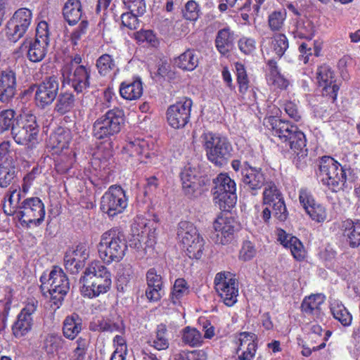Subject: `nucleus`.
<instances>
[{
    "label": "nucleus",
    "mask_w": 360,
    "mask_h": 360,
    "mask_svg": "<svg viewBox=\"0 0 360 360\" xmlns=\"http://www.w3.org/2000/svg\"><path fill=\"white\" fill-rule=\"evenodd\" d=\"M108 273L109 271L101 262L94 260L86 268L81 278L93 279V278L100 277Z\"/></svg>",
    "instance_id": "obj_52"
},
{
    "label": "nucleus",
    "mask_w": 360,
    "mask_h": 360,
    "mask_svg": "<svg viewBox=\"0 0 360 360\" xmlns=\"http://www.w3.org/2000/svg\"><path fill=\"white\" fill-rule=\"evenodd\" d=\"M63 15L69 25L76 24L82 17L80 1L68 0L63 8Z\"/></svg>",
    "instance_id": "obj_39"
},
{
    "label": "nucleus",
    "mask_w": 360,
    "mask_h": 360,
    "mask_svg": "<svg viewBox=\"0 0 360 360\" xmlns=\"http://www.w3.org/2000/svg\"><path fill=\"white\" fill-rule=\"evenodd\" d=\"M266 122L273 134L286 143L299 158L307 156L305 136L296 126L275 117H269Z\"/></svg>",
    "instance_id": "obj_1"
},
{
    "label": "nucleus",
    "mask_w": 360,
    "mask_h": 360,
    "mask_svg": "<svg viewBox=\"0 0 360 360\" xmlns=\"http://www.w3.org/2000/svg\"><path fill=\"white\" fill-rule=\"evenodd\" d=\"M262 47L267 53H274L277 58H281L288 48V40L283 34H276L271 39H263Z\"/></svg>",
    "instance_id": "obj_29"
},
{
    "label": "nucleus",
    "mask_w": 360,
    "mask_h": 360,
    "mask_svg": "<svg viewBox=\"0 0 360 360\" xmlns=\"http://www.w3.org/2000/svg\"><path fill=\"white\" fill-rule=\"evenodd\" d=\"M89 328L92 331L98 332L123 333L124 331V326L122 322H112L110 320L104 318L94 319L91 322Z\"/></svg>",
    "instance_id": "obj_36"
},
{
    "label": "nucleus",
    "mask_w": 360,
    "mask_h": 360,
    "mask_svg": "<svg viewBox=\"0 0 360 360\" xmlns=\"http://www.w3.org/2000/svg\"><path fill=\"white\" fill-rule=\"evenodd\" d=\"M189 292L187 282L184 278H178L175 281L170 293V301L174 305L181 303V299Z\"/></svg>",
    "instance_id": "obj_44"
},
{
    "label": "nucleus",
    "mask_w": 360,
    "mask_h": 360,
    "mask_svg": "<svg viewBox=\"0 0 360 360\" xmlns=\"http://www.w3.org/2000/svg\"><path fill=\"white\" fill-rule=\"evenodd\" d=\"M16 170L14 163L0 165V186L8 187L15 179Z\"/></svg>",
    "instance_id": "obj_48"
},
{
    "label": "nucleus",
    "mask_w": 360,
    "mask_h": 360,
    "mask_svg": "<svg viewBox=\"0 0 360 360\" xmlns=\"http://www.w3.org/2000/svg\"><path fill=\"white\" fill-rule=\"evenodd\" d=\"M266 80L268 84L275 89H284L289 84L288 81L281 74L276 62L273 60H270L268 62Z\"/></svg>",
    "instance_id": "obj_37"
},
{
    "label": "nucleus",
    "mask_w": 360,
    "mask_h": 360,
    "mask_svg": "<svg viewBox=\"0 0 360 360\" xmlns=\"http://www.w3.org/2000/svg\"><path fill=\"white\" fill-rule=\"evenodd\" d=\"M38 132L36 117L32 115L21 118L12 128V135L15 141L28 148L32 147L37 143Z\"/></svg>",
    "instance_id": "obj_8"
},
{
    "label": "nucleus",
    "mask_w": 360,
    "mask_h": 360,
    "mask_svg": "<svg viewBox=\"0 0 360 360\" xmlns=\"http://www.w3.org/2000/svg\"><path fill=\"white\" fill-rule=\"evenodd\" d=\"M177 236L184 248L189 245L190 240L200 237L195 226L192 223L186 221L179 222Z\"/></svg>",
    "instance_id": "obj_38"
},
{
    "label": "nucleus",
    "mask_w": 360,
    "mask_h": 360,
    "mask_svg": "<svg viewBox=\"0 0 360 360\" xmlns=\"http://www.w3.org/2000/svg\"><path fill=\"white\" fill-rule=\"evenodd\" d=\"M200 141L207 159L215 165H223L231 157L233 148L226 137L205 131L201 135Z\"/></svg>",
    "instance_id": "obj_4"
},
{
    "label": "nucleus",
    "mask_w": 360,
    "mask_h": 360,
    "mask_svg": "<svg viewBox=\"0 0 360 360\" xmlns=\"http://www.w3.org/2000/svg\"><path fill=\"white\" fill-rule=\"evenodd\" d=\"M214 288L221 301L228 307L233 306L238 301V282L230 271H221L215 275Z\"/></svg>",
    "instance_id": "obj_7"
},
{
    "label": "nucleus",
    "mask_w": 360,
    "mask_h": 360,
    "mask_svg": "<svg viewBox=\"0 0 360 360\" xmlns=\"http://www.w3.org/2000/svg\"><path fill=\"white\" fill-rule=\"evenodd\" d=\"M238 360H252L257 349V336L252 333H240L236 339Z\"/></svg>",
    "instance_id": "obj_22"
},
{
    "label": "nucleus",
    "mask_w": 360,
    "mask_h": 360,
    "mask_svg": "<svg viewBox=\"0 0 360 360\" xmlns=\"http://www.w3.org/2000/svg\"><path fill=\"white\" fill-rule=\"evenodd\" d=\"M316 32L314 22L307 18L298 19L293 25L291 33L294 38L311 40Z\"/></svg>",
    "instance_id": "obj_30"
},
{
    "label": "nucleus",
    "mask_w": 360,
    "mask_h": 360,
    "mask_svg": "<svg viewBox=\"0 0 360 360\" xmlns=\"http://www.w3.org/2000/svg\"><path fill=\"white\" fill-rule=\"evenodd\" d=\"M286 16L287 13L284 8L271 12L268 16V24L271 30L280 31L284 25Z\"/></svg>",
    "instance_id": "obj_49"
},
{
    "label": "nucleus",
    "mask_w": 360,
    "mask_h": 360,
    "mask_svg": "<svg viewBox=\"0 0 360 360\" xmlns=\"http://www.w3.org/2000/svg\"><path fill=\"white\" fill-rule=\"evenodd\" d=\"M229 8H233L234 11L240 12L242 19L245 21V24H250V18L255 13V11L257 10V7L252 11L250 9H247L244 7L243 4H239L237 2H229L227 0H222V1L219 4L218 9L221 13H224L228 11Z\"/></svg>",
    "instance_id": "obj_40"
},
{
    "label": "nucleus",
    "mask_w": 360,
    "mask_h": 360,
    "mask_svg": "<svg viewBox=\"0 0 360 360\" xmlns=\"http://www.w3.org/2000/svg\"><path fill=\"white\" fill-rule=\"evenodd\" d=\"M135 39L140 43L147 42L153 46L158 44V39L152 30H140L135 34Z\"/></svg>",
    "instance_id": "obj_61"
},
{
    "label": "nucleus",
    "mask_w": 360,
    "mask_h": 360,
    "mask_svg": "<svg viewBox=\"0 0 360 360\" xmlns=\"http://www.w3.org/2000/svg\"><path fill=\"white\" fill-rule=\"evenodd\" d=\"M325 296L322 294L311 295L304 299L301 308L303 312L312 314L317 319H321L322 315L321 306L323 304Z\"/></svg>",
    "instance_id": "obj_33"
},
{
    "label": "nucleus",
    "mask_w": 360,
    "mask_h": 360,
    "mask_svg": "<svg viewBox=\"0 0 360 360\" xmlns=\"http://www.w3.org/2000/svg\"><path fill=\"white\" fill-rule=\"evenodd\" d=\"M158 219L153 217L152 219H148L142 215L137 216L131 225V231L134 240H137L139 243L135 244L137 249L142 248V243H145V239L154 237L155 230L158 228Z\"/></svg>",
    "instance_id": "obj_19"
},
{
    "label": "nucleus",
    "mask_w": 360,
    "mask_h": 360,
    "mask_svg": "<svg viewBox=\"0 0 360 360\" xmlns=\"http://www.w3.org/2000/svg\"><path fill=\"white\" fill-rule=\"evenodd\" d=\"M184 16L186 19L195 21L200 16V8L198 4L195 1H188L184 11Z\"/></svg>",
    "instance_id": "obj_58"
},
{
    "label": "nucleus",
    "mask_w": 360,
    "mask_h": 360,
    "mask_svg": "<svg viewBox=\"0 0 360 360\" xmlns=\"http://www.w3.org/2000/svg\"><path fill=\"white\" fill-rule=\"evenodd\" d=\"M123 3L132 13L142 15L146 12L144 0H123Z\"/></svg>",
    "instance_id": "obj_60"
},
{
    "label": "nucleus",
    "mask_w": 360,
    "mask_h": 360,
    "mask_svg": "<svg viewBox=\"0 0 360 360\" xmlns=\"http://www.w3.org/2000/svg\"><path fill=\"white\" fill-rule=\"evenodd\" d=\"M214 188L213 193L215 198L219 201L224 202L228 207H232L236 201V184L227 174H219L214 180Z\"/></svg>",
    "instance_id": "obj_17"
},
{
    "label": "nucleus",
    "mask_w": 360,
    "mask_h": 360,
    "mask_svg": "<svg viewBox=\"0 0 360 360\" xmlns=\"http://www.w3.org/2000/svg\"><path fill=\"white\" fill-rule=\"evenodd\" d=\"M175 65L186 71H193L198 65L199 53L193 49H188L174 59Z\"/></svg>",
    "instance_id": "obj_34"
},
{
    "label": "nucleus",
    "mask_w": 360,
    "mask_h": 360,
    "mask_svg": "<svg viewBox=\"0 0 360 360\" xmlns=\"http://www.w3.org/2000/svg\"><path fill=\"white\" fill-rule=\"evenodd\" d=\"M40 288L44 296L50 297L51 307L58 309L70 290L68 278L62 269L55 266L49 274H43L40 277Z\"/></svg>",
    "instance_id": "obj_2"
},
{
    "label": "nucleus",
    "mask_w": 360,
    "mask_h": 360,
    "mask_svg": "<svg viewBox=\"0 0 360 360\" xmlns=\"http://www.w3.org/2000/svg\"><path fill=\"white\" fill-rule=\"evenodd\" d=\"M124 191L120 186H111L101 200V210L109 217L122 213L128 202Z\"/></svg>",
    "instance_id": "obj_9"
},
{
    "label": "nucleus",
    "mask_w": 360,
    "mask_h": 360,
    "mask_svg": "<svg viewBox=\"0 0 360 360\" xmlns=\"http://www.w3.org/2000/svg\"><path fill=\"white\" fill-rule=\"evenodd\" d=\"M59 88V83L56 76L44 79L36 86L34 99L37 106L44 108L51 104L55 100Z\"/></svg>",
    "instance_id": "obj_18"
},
{
    "label": "nucleus",
    "mask_w": 360,
    "mask_h": 360,
    "mask_svg": "<svg viewBox=\"0 0 360 360\" xmlns=\"http://www.w3.org/2000/svg\"><path fill=\"white\" fill-rule=\"evenodd\" d=\"M124 122V111L119 108L108 110L99 117L93 125V136L105 139L119 133Z\"/></svg>",
    "instance_id": "obj_6"
},
{
    "label": "nucleus",
    "mask_w": 360,
    "mask_h": 360,
    "mask_svg": "<svg viewBox=\"0 0 360 360\" xmlns=\"http://www.w3.org/2000/svg\"><path fill=\"white\" fill-rule=\"evenodd\" d=\"M233 39V32L229 27L219 30L215 39V46L217 51L222 56L228 54L232 48Z\"/></svg>",
    "instance_id": "obj_35"
},
{
    "label": "nucleus",
    "mask_w": 360,
    "mask_h": 360,
    "mask_svg": "<svg viewBox=\"0 0 360 360\" xmlns=\"http://www.w3.org/2000/svg\"><path fill=\"white\" fill-rule=\"evenodd\" d=\"M100 259L106 264L119 262L127 250V241L124 236L115 229H110L101 236L97 245Z\"/></svg>",
    "instance_id": "obj_3"
},
{
    "label": "nucleus",
    "mask_w": 360,
    "mask_h": 360,
    "mask_svg": "<svg viewBox=\"0 0 360 360\" xmlns=\"http://www.w3.org/2000/svg\"><path fill=\"white\" fill-rule=\"evenodd\" d=\"M15 73L11 70L0 72V101L7 103L11 101L16 92Z\"/></svg>",
    "instance_id": "obj_26"
},
{
    "label": "nucleus",
    "mask_w": 360,
    "mask_h": 360,
    "mask_svg": "<svg viewBox=\"0 0 360 360\" xmlns=\"http://www.w3.org/2000/svg\"><path fill=\"white\" fill-rule=\"evenodd\" d=\"M316 79L319 86L322 88L324 96L335 100L339 89L335 84L334 72L326 65L320 66L316 71Z\"/></svg>",
    "instance_id": "obj_23"
},
{
    "label": "nucleus",
    "mask_w": 360,
    "mask_h": 360,
    "mask_svg": "<svg viewBox=\"0 0 360 360\" xmlns=\"http://www.w3.org/2000/svg\"><path fill=\"white\" fill-rule=\"evenodd\" d=\"M63 82L70 84L77 93L84 92L89 86V70L83 65L77 66L72 72L70 65L62 69Z\"/></svg>",
    "instance_id": "obj_16"
},
{
    "label": "nucleus",
    "mask_w": 360,
    "mask_h": 360,
    "mask_svg": "<svg viewBox=\"0 0 360 360\" xmlns=\"http://www.w3.org/2000/svg\"><path fill=\"white\" fill-rule=\"evenodd\" d=\"M96 66L99 73L103 76L117 70L115 62L109 54H103L100 56L97 60Z\"/></svg>",
    "instance_id": "obj_54"
},
{
    "label": "nucleus",
    "mask_w": 360,
    "mask_h": 360,
    "mask_svg": "<svg viewBox=\"0 0 360 360\" xmlns=\"http://www.w3.org/2000/svg\"><path fill=\"white\" fill-rule=\"evenodd\" d=\"M89 250L86 243H79L75 248L70 249L64 257L65 269L71 274H77L84 266L89 258Z\"/></svg>",
    "instance_id": "obj_21"
},
{
    "label": "nucleus",
    "mask_w": 360,
    "mask_h": 360,
    "mask_svg": "<svg viewBox=\"0 0 360 360\" xmlns=\"http://www.w3.org/2000/svg\"><path fill=\"white\" fill-rule=\"evenodd\" d=\"M185 250L190 258L199 259L202 255L204 249V240L200 236L195 240H191L189 245L185 246Z\"/></svg>",
    "instance_id": "obj_56"
},
{
    "label": "nucleus",
    "mask_w": 360,
    "mask_h": 360,
    "mask_svg": "<svg viewBox=\"0 0 360 360\" xmlns=\"http://www.w3.org/2000/svg\"><path fill=\"white\" fill-rule=\"evenodd\" d=\"M74 345L71 360H86V355L90 347L89 339L80 337L75 341Z\"/></svg>",
    "instance_id": "obj_47"
},
{
    "label": "nucleus",
    "mask_w": 360,
    "mask_h": 360,
    "mask_svg": "<svg viewBox=\"0 0 360 360\" xmlns=\"http://www.w3.org/2000/svg\"><path fill=\"white\" fill-rule=\"evenodd\" d=\"M241 176L245 187L249 190L257 191L264 185L265 178L262 169L248 163L242 167Z\"/></svg>",
    "instance_id": "obj_25"
},
{
    "label": "nucleus",
    "mask_w": 360,
    "mask_h": 360,
    "mask_svg": "<svg viewBox=\"0 0 360 360\" xmlns=\"http://www.w3.org/2000/svg\"><path fill=\"white\" fill-rule=\"evenodd\" d=\"M235 67L236 71L238 91L242 96H244L248 92L249 89V78L248 77L245 67L242 63H236Z\"/></svg>",
    "instance_id": "obj_53"
},
{
    "label": "nucleus",
    "mask_w": 360,
    "mask_h": 360,
    "mask_svg": "<svg viewBox=\"0 0 360 360\" xmlns=\"http://www.w3.org/2000/svg\"><path fill=\"white\" fill-rule=\"evenodd\" d=\"M330 311L333 317L342 326H348L352 323V316L351 314L339 301L334 300L331 302Z\"/></svg>",
    "instance_id": "obj_43"
},
{
    "label": "nucleus",
    "mask_w": 360,
    "mask_h": 360,
    "mask_svg": "<svg viewBox=\"0 0 360 360\" xmlns=\"http://www.w3.org/2000/svg\"><path fill=\"white\" fill-rule=\"evenodd\" d=\"M71 139V132L69 129L58 127L50 136L48 144L53 150V153L60 154L68 148Z\"/></svg>",
    "instance_id": "obj_27"
},
{
    "label": "nucleus",
    "mask_w": 360,
    "mask_h": 360,
    "mask_svg": "<svg viewBox=\"0 0 360 360\" xmlns=\"http://www.w3.org/2000/svg\"><path fill=\"white\" fill-rule=\"evenodd\" d=\"M273 215L279 221H285L288 215L283 199L276 200V202L271 204Z\"/></svg>",
    "instance_id": "obj_62"
},
{
    "label": "nucleus",
    "mask_w": 360,
    "mask_h": 360,
    "mask_svg": "<svg viewBox=\"0 0 360 360\" xmlns=\"http://www.w3.org/2000/svg\"><path fill=\"white\" fill-rule=\"evenodd\" d=\"M281 193L273 182H267L265 184L263 192V202L264 205L271 206L276 200H282Z\"/></svg>",
    "instance_id": "obj_51"
},
{
    "label": "nucleus",
    "mask_w": 360,
    "mask_h": 360,
    "mask_svg": "<svg viewBox=\"0 0 360 360\" xmlns=\"http://www.w3.org/2000/svg\"><path fill=\"white\" fill-rule=\"evenodd\" d=\"M193 102L191 99L184 98L170 105L167 110V120L174 129L184 127L188 122Z\"/></svg>",
    "instance_id": "obj_14"
},
{
    "label": "nucleus",
    "mask_w": 360,
    "mask_h": 360,
    "mask_svg": "<svg viewBox=\"0 0 360 360\" xmlns=\"http://www.w3.org/2000/svg\"><path fill=\"white\" fill-rule=\"evenodd\" d=\"M38 307V302L34 299L29 300L17 316L12 326V332L15 338H20L27 335L32 329L33 314Z\"/></svg>",
    "instance_id": "obj_13"
},
{
    "label": "nucleus",
    "mask_w": 360,
    "mask_h": 360,
    "mask_svg": "<svg viewBox=\"0 0 360 360\" xmlns=\"http://www.w3.org/2000/svg\"><path fill=\"white\" fill-rule=\"evenodd\" d=\"M120 96L125 100L135 101L143 94V84L139 78L125 81L120 86Z\"/></svg>",
    "instance_id": "obj_31"
},
{
    "label": "nucleus",
    "mask_w": 360,
    "mask_h": 360,
    "mask_svg": "<svg viewBox=\"0 0 360 360\" xmlns=\"http://www.w3.org/2000/svg\"><path fill=\"white\" fill-rule=\"evenodd\" d=\"M169 342L167 337V329L165 324L157 327L155 337L153 338L151 346L157 350H165L169 347Z\"/></svg>",
    "instance_id": "obj_46"
},
{
    "label": "nucleus",
    "mask_w": 360,
    "mask_h": 360,
    "mask_svg": "<svg viewBox=\"0 0 360 360\" xmlns=\"http://www.w3.org/2000/svg\"><path fill=\"white\" fill-rule=\"evenodd\" d=\"M15 116V111L11 109L0 112V133H3L15 126L14 125Z\"/></svg>",
    "instance_id": "obj_57"
},
{
    "label": "nucleus",
    "mask_w": 360,
    "mask_h": 360,
    "mask_svg": "<svg viewBox=\"0 0 360 360\" xmlns=\"http://www.w3.org/2000/svg\"><path fill=\"white\" fill-rule=\"evenodd\" d=\"M93 279L95 281V284H97L96 290L99 289L101 294L106 293L110 289L112 280L110 272L100 277L93 278Z\"/></svg>",
    "instance_id": "obj_63"
},
{
    "label": "nucleus",
    "mask_w": 360,
    "mask_h": 360,
    "mask_svg": "<svg viewBox=\"0 0 360 360\" xmlns=\"http://www.w3.org/2000/svg\"><path fill=\"white\" fill-rule=\"evenodd\" d=\"M75 106V96L70 93L61 94L55 106L57 112L63 115L70 112Z\"/></svg>",
    "instance_id": "obj_50"
},
{
    "label": "nucleus",
    "mask_w": 360,
    "mask_h": 360,
    "mask_svg": "<svg viewBox=\"0 0 360 360\" xmlns=\"http://www.w3.org/2000/svg\"><path fill=\"white\" fill-rule=\"evenodd\" d=\"M82 320L77 315L66 317L63 323L64 336L70 340H73L81 332Z\"/></svg>",
    "instance_id": "obj_42"
},
{
    "label": "nucleus",
    "mask_w": 360,
    "mask_h": 360,
    "mask_svg": "<svg viewBox=\"0 0 360 360\" xmlns=\"http://www.w3.org/2000/svg\"><path fill=\"white\" fill-rule=\"evenodd\" d=\"M49 43L39 39H34L30 44L27 51V58L34 63H37L44 59L46 53Z\"/></svg>",
    "instance_id": "obj_41"
},
{
    "label": "nucleus",
    "mask_w": 360,
    "mask_h": 360,
    "mask_svg": "<svg viewBox=\"0 0 360 360\" xmlns=\"http://www.w3.org/2000/svg\"><path fill=\"white\" fill-rule=\"evenodd\" d=\"M276 233L278 241L284 248L290 250L292 255L296 260L302 261L305 258L306 250L302 242L297 237L287 233L281 229H278Z\"/></svg>",
    "instance_id": "obj_24"
},
{
    "label": "nucleus",
    "mask_w": 360,
    "mask_h": 360,
    "mask_svg": "<svg viewBox=\"0 0 360 360\" xmlns=\"http://www.w3.org/2000/svg\"><path fill=\"white\" fill-rule=\"evenodd\" d=\"M182 189L189 198H195L200 193V182L195 170L186 168L181 172Z\"/></svg>",
    "instance_id": "obj_28"
},
{
    "label": "nucleus",
    "mask_w": 360,
    "mask_h": 360,
    "mask_svg": "<svg viewBox=\"0 0 360 360\" xmlns=\"http://www.w3.org/2000/svg\"><path fill=\"white\" fill-rule=\"evenodd\" d=\"M299 202L309 217L316 223H323L327 219L326 207L318 202L310 191L301 188L299 191Z\"/></svg>",
    "instance_id": "obj_15"
},
{
    "label": "nucleus",
    "mask_w": 360,
    "mask_h": 360,
    "mask_svg": "<svg viewBox=\"0 0 360 360\" xmlns=\"http://www.w3.org/2000/svg\"><path fill=\"white\" fill-rule=\"evenodd\" d=\"M122 152L140 162L151 163L157 158L158 149L153 140L136 139L127 143Z\"/></svg>",
    "instance_id": "obj_10"
},
{
    "label": "nucleus",
    "mask_w": 360,
    "mask_h": 360,
    "mask_svg": "<svg viewBox=\"0 0 360 360\" xmlns=\"http://www.w3.org/2000/svg\"><path fill=\"white\" fill-rule=\"evenodd\" d=\"M20 219L27 225H40L44 219L46 211L43 202L37 197L29 198L22 202Z\"/></svg>",
    "instance_id": "obj_12"
},
{
    "label": "nucleus",
    "mask_w": 360,
    "mask_h": 360,
    "mask_svg": "<svg viewBox=\"0 0 360 360\" xmlns=\"http://www.w3.org/2000/svg\"><path fill=\"white\" fill-rule=\"evenodd\" d=\"M79 283L82 285L80 291L84 297L94 298L101 295L99 289L96 290L97 284H95V281L94 279L80 278Z\"/></svg>",
    "instance_id": "obj_55"
},
{
    "label": "nucleus",
    "mask_w": 360,
    "mask_h": 360,
    "mask_svg": "<svg viewBox=\"0 0 360 360\" xmlns=\"http://www.w3.org/2000/svg\"><path fill=\"white\" fill-rule=\"evenodd\" d=\"M255 39L246 37H241L238 42V48L245 54H250L255 51L256 46Z\"/></svg>",
    "instance_id": "obj_64"
},
{
    "label": "nucleus",
    "mask_w": 360,
    "mask_h": 360,
    "mask_svg": "<svg viewBox=\"0 0 360 360\" xmlns=\"http://www.w3.org/2000/svg\"><path fill=\"white\" fill-rule=\"evenodd\" d=\"M182 341L191 347H200L202 345L203 337L195 328L187 326L182 330Z\"/></svg>",
    "instance_id": "obj_45"
},
{
    "label": "nucleus",
    "mask_w": 360,
    "mask_h": 360,
    "mask_svg": "<svg viewBox=\"0 0 360 360\" xmlns=\"http://www.w3.org/2000/svg\"><path fill=\"white\" fill-rule=\"evenodd\" d=\"M319 178L333 192H338L346 187L347 170L333 158L325 156L320 161Z\"/></svg>",
    "instance_id": "obj_5"
},
{
    "label": "nucleus",
    "mask_w": 360,
    "mask_h": 360,
    "mask_svg": "<svg viewBox=\"0 0 360 360\" xmlns=\"http://www.w3.org/2000/svg\"><path fill=\"white\" fill-rule=\"evenodd\" d=\"M14 155L13 150L11 149L9 141L0 143V160L4 161L3 164L14 163Z\"/></svg>",
    "instance_id": "obj_59"
},
{
    "label": "nucleus",
    "mask_w": 360,
    "mask_h": 360,
    "mask_svg": "<svg viewBox=\"0 0 360 360\" xmlns=\"http://www.w3.org/2000/svg\"><path fill=\"white\" fill-rule=\"evenodd\" d=\"M214 231L212 239L221 245L229 243L233 238L235 232L234 220L225 215L218 216L213 222Z\"/></svg>",
    "instance_id": "obj_20"
},
{
    "label": "nucleus",
    "mask_w": 360,
    "mask_h": 360,
    "mask_svg": "<svg viewBox=\"0 0 360 360\" xmlns=\"http://www.w3.org/2000/svg\"><path fill=\"white\" fill-rule=\"evenodd\" d=\"M32 20L31 10L26 8L17 10L7 22L6 34L8 39L15 42L21 39L27 31Z\"/></svg>",
    "instance_id": "obj_11"
},
{
    "label": "nucleus",
    "mask_w": 360,
    "mask_h": 360,
    "mask_svg": "<svg viewBox=\"0 0 360 360\" xmlns=\"http://www.w3.org/2000/svg\"><path fill=\"white\" fill-rule=\"evenodd\" d=\"M343 236L351 248L360 245V221L347 219L342 225Z\"/></svg>",
    "instance_id": "obj_32"
}]
</instances>
